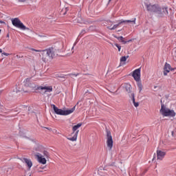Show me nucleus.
<instances>
[{
    "instance_id": "obj_10",
    "label": "nucleus",
    "mask_w": 176,
    "mask_h": 176,
    "mask_svg": "<svg viewBox=\"0 0 176 176\" xmlns=\"http://www.w3.org/2000/svg\"><path fill=\"white\" fill-rule=\"evenodd\" d=\"M21 160L23 163L26 164L27 167H28V170H31V167H32V161H31L30 159L22 158Z\"/></svg>"
},
{
    "instance_id": "obj_37",
    "label": "nucleus",
    "mask_w": 176,
    "mask_h": 176,
    "mask_svg": "<svg viewBox=\"0 0 176 176\" xmlns=\"http://www.w3.org/2000/svg\"><path fill=\"white\" fill-rule=\"evenodd\" d=\"M1 24H5V22L0 21Z\"/></svg>"
},
{
    "instance_id": "obj_4",
    "label": "nucleus",
    "mask_w": 176,
    "mask_h": 176,
    "mask_svg": "<svg viewBox=\"0 0 176 176\" xmlns=\"http://www.w3.org/2000/svg\"><path fill=\"white\" fill-rule=\"evenodd\" d=\"M160 112L162 116H170V118H174V116L176 115L174 110H170V109L166 107L164 104H162Z\"/></svg>"
},
{
    "instance_id": "obj_30",
    "label": "nucleus",
    "mask_w": 176,
    "mask_h": 176,
    "mask_svg": "<svg viewBox=\"0 0 176 176\" xmlns=\"http://www.w3.org/2000/svg\"><path fill=\"white\" fill-rule=\"evenodd\" d=\"M16 58H23V55H16Z\"/></svg>"
},
{
    "instance_id": "obj_43",
    "label": "nucleus",
    "mask_w": 176,
    "mask_h": 176,
    "mask_svg": "<svg viewBox=\"0 0 176 176\" xmlns=\"http://www.w3.org/2000/svg\"><path fill=\"white\" fill-rule=\"evenodd\" d=\"M0 32H1V30H0Z\"/></svg>"
},
{
    "instance_id": "obj_12",
    "label": "nucleus",
    "mask_w": 176,
    "mask_h": 176,
    "mask_svg": "<svg viewBox=\"0 0 176 176\" xmlns=\"http://www.w3.org/2000/svg\"><path fill=\"white\" fill-rule=\"evenodd\" d=\"M171 71V65L167 63H165L164 67V76H167V74Z\"/></svg>"
},
{
    "instance_id": "obj_22",
    "label": "nucleus",
    "mask_w": 176,
    "mask_h": 176,
    "mask_svg": "<svg viewBox=\"0 0 176 176\" xmlns=\"http://www.w3.org/2000/svg\"><path fill=\"white\" fill-rule=\"evenodd\" d=\"M127 58H129V56H122L120 58V62L121 63H126V60H127Z\"/></svg>"
},
{
    "instance_id": "obj_5",
    "label": "nucleus",
    "mask_w": 176,
    "mask_h": 176,
    "mask_svg": "<svg viewBox=\"0 0 176 176\" xmlns=\"http://www.w3.org/2000/svg\"><path fill=\"white\" fill-rule=\"evenodd\" d=\"M12 24L14 27L16 28H19V30H22V31H25L27 30H30V28H26L24 23L20 21L19 18H14L11 19Z\"/></svg>"
},
{
    "instance_id": "obj_20",
    "label": "nucleus",
    "mask_w": 176,
    "mask_h": 176,
    "mask_svg": "<svg viewBox=\"0 0 176 176\" xmlns=\"http://www.w3.org/2000/svg\"><path fill=\"white\" fill-rule=\"evenodd\" d=\"M136 21H137V19L135 18H133L131 20H126V23L128 24H135Z\"/></svg>"
},
{
    "instance_id": "obj_16",
    "label": "nucleus",
    "mask_w": 176,
    "mask_h": 176,
    "mask_svg": "<svg viewBox=\"0 0 176 176\" xmlns=\"http://www.w3.org/2000/svg\"><path fill=\"white\" fill-rule=\"evenodd\" d=\"M131 96L132 97V101H133V103L134 104V107H138V105H140V104H138V102H135V98L134 93H132L131 94Z\"/></svg>"
},
{
    "instance_id": "obj_3",
    "label": "nucleus",
    "mask_w": 176,
    "mask_h": 176,
    "mask_svg": "<svg viewBox=\"0 0 176 176\" xmlns=\"http://www.w3.org/2000/svg\"><path fill=\"white\" fill-rule=\"evenodd\" d=\"M52 107L56 115H60L62 116H67L68 115H71V113H73V112L75 111V108H76V106H74L73 108L67 110H63L61 109H58L56 105L52 104Z\"/></svg>"
},
{
    "instance_id": "obj_14",
    "label": "nucleus",
    "mask_w": 176,
    "mask_h": 176,
    "mask_svg": "<svg viewBox=\"0 0 176 176\" xmlns=\"http://www.w3.org/2000/svg\"><path fill=\"white\" fill-rule=\"evenodd\" d=\"M124 89H125L126 91L128 92L129 94L131 93V85L124 84Z\"/></svg>"
},
{
    "instance_id": "obj_6",
    "label": "nucleus",
    "mask_w": 176,
    "mask_h": 176,
    "mask_svg": "<svg viewBox=\"0 0 176 176\" xmlns=\"http://www.w3.org/2000/svg\"><path fill=\"white\" fill-rule=\"evenodd\" d=\"M146 8L148 12H154L157 13L158 14H162V8L159 7V6L151 5V4H146Z\"/></svg>"
},
{
    "instance_id": "obj_38",
    "label": "nucleus",
    "mask_w": 176,
    "mask_h": 176,
    "mask_svg": "<svg viewBox=\"0 0 176 176\" xmlns=\"http://www.w3.org/2000/svg\"><path fill=\"white\" fill-rule=\"evenodd\" d=\"M0 111H2V106L0 105Z\"/></svg>"
},
{
    "instance_id": "obj_25",
    "label": "nucleus",
    "mask_w": 176,
    "mask_h": 176,
    "mask_svg": "<svg viewBox=\"0 0 176 176\" xmlns=\"http://www.w3.org/2000/svg\"><path fill=\"white\" fill-rule=\"evenodd\" d=\"M43 155L45 157H49V153L47 151H44Z\"/></svg>"
},
{
    "instance_id": "obj_15",
    "label": "nucleus",
    "mask_w": 176,
    "mask_h": 176,
    "mask_svg": "<svg viewBox=\"0 0 176 176\" xmlns=\"http://www.w3.org/2000/svg\"><path fill=\"white\" fill-rule=\"evenodd\" d=\"M136 83H137V86L139 89V93H141V91H142V89H143L142 82H141V80H139V81H136Z\"/></svg>"
},
{
    "instance_id": "obj_35",
    "label": "nucleus",
    "mask_w": 176,
    "mask_h": 176,
    "mask_svg": "<svg viewBox=\"0 0 176 176\" xmlns=\"http://www.w3.org/2000/svg\"><path fill=\"white\" fill-rule=\"evenodd\" d=\"M19 1V2H25V1H27V0H18Z\"/></svg>"
},
{
    "instance_id": "obj_33",
    "label": "nucleus",
    "mask_w": 176,
    "mask_h": 176,
    "mask_svg": "<svg viewBox=\"0 0 176 176\" xmlns=\"http://www.w3.org/2000/svg\"><path fill=\"white\" fill-rule=\"evenodd\" d=\"M10 54H8V53H6V52H3L1 54V56H9Z\"/></svg>"
},
{
    "instance_id": "obj_34",
    "label": "nucleus",
    "mask_w": 176,
    "mask_h": 176,
    "mask_svg": "<svg viewBox=\"0 0 176 176\" xmlns=\"http://www.w3.org/2000/svg\"><path fill=\"white\" fill-rule=\"evenodd\" d=\"M78 75H79V74H72L71 76H78Z\"/></svg>"
},
{
    "instance_id": "obj_1",
    "label": "nucleus",
    "mask_w": 176,
    "mask_h": 176,
    "mask_svg": "<svg viewBox=\"0 0 176 176\" xmlns=\"http://www.w3.org/2000/svg\"><path fill=\"white\" fill-rule=\"evenodd\" d=\"M30 50L32 52H42V55L43 56L42 57L43 61L44 63H46L47 60H53L54 58L57 56V53H58V50H56L54 47H50L44 50H35L34 48H31Z\"/></svg>"
},
{
    "instance_id": "obj_39",
    "label": "nucleus",
    "mask_w": 176,
    "mask_h": 176,
    "mask_svg": "<svg viewBox=\"0 0 176 176\" xmlns=\"http://www.w3.org/2000/svg\"><path fill=\"white\" fill-rule=\"evenodd\" d=\"M0 53H2V49L0 48Z\"/></svg>"
},
{
    "instance_id": "obj_40",
    "label": "nucleus",
    "mask_w": 176,
    "mask_h": 176,
    "mask_svg": "<svg viewBox=\"0 0 176 176\" xmlns=\"http://www.w3.org/2000/svg\"><path fill=\"white\" fill-rule=\"evenodd\" d=\"M7 38H9V34H7Z\"/></svg>"
},
{
    "instance_id": "obj_18",
    "label": "nucleus",
    "mask_w": 176,
    "mask_h": 176,
    "mask_svg": "<svg viewBox=\"0 0 176 176\" xmlns=\"http://www.w3.org/2000/svg\"><path fill=\"white\" fill-rule=\"evenodd\" d=\"M81 126H82V123H78L77 125H74V126H73V129H72L74 133H75V131L76 132L77 130H78V129H79L80 127H81Z\"/></svg>"
},
{
    "instance_id": "obj_42",
    "label": "nucleus",
    "mask_w": 176,
    "mask_h": 176,
    "mask_svg": "<svg viewBox=\"0 0 176 176\" xmlns=\"http://www.w3.org/2000/svg\"><path fill=\"white\" fill-rule=\"evenodd\" d=\"M109 23H111V21H109Z\"/></svg>"
},
{
    "instance_id": "obj_29",
    "label": "nucleus",
    "mask_w": 176,
    "mask_h": 176,
    "mask_svg": "<svg viewBox=\"0 0 176 176\" xmlns=\"http://www.w3.org/2000/svg\"><path fill=\"white\" fill-rule=\"evenodd\" d=\"M67 10H68V8H65V9H63V10H62V12H63V14H65L67 13Z\"/></svg>"
},
{
    "instance_id": "obj_13",
    "label": "nucleus",
    "mask_w": 176,
    "mask_h": 176,
    "mask_svg": "<svg viewBox=\"0 0 176 176\" xmlns=\"http://www.w3.org/2000/svg\"><path fill=\"white\" fill-rule=\"evenodd\" d=\"M78 134H79V130H78L76 132H75L73 137L67 138V140H69V141H72V142L76 141V140H78Z\"/></svg>"
},
{
    "instance_id": "obj_21",
    "label": "nucleus",
    "mask_w": 176,
    "mask_h": 176,
    "mask_svg": "<svg viewBox=\"0 0 176 176\" xmlns=\"http://www.w3.org/2000/svg\"><path fill=\"white\" fill-rule=\"evenodd\" d=\"M120 25V24H119V23L118 24L114 25L112 28L111 27H107V28H109V30H111V31L113 30H116L117 28H118Z\"/></svg>"
},
{
    "instance_id": "obj_9",
    "label": "nucleus",
    "mask_w": 176,
    "mask_h": 176,
    "mask_svg": "<svg viewBox=\"0 0 176 176\" xmlns=\"http://www.w3.org/2000/svg\"><path fill=\"white\" fill-rule=\"evenodd\" d=\"M38 163H41V164H46V158L43 157L42 156V154L41 153H37L35 155Z\"/></svg>"
},
{
    "instance_id": "obj_36",
    "label": "nucleus",
    "mask_w": 176,
    "mask_h": 176,
    "mask_svg": "<svg viewBox=\"0 0 176 176\" xmlns=\"http://www.w3.org/2000/svg\"><path fill=\"white\" fill-rule=\"evenodd\" d=\"M76 45V43H75L74 44V46L72 47V50H74V47H75V45Z\"/></svg>"
},
{
    "instance_id": "obj_8",
    "label": "nucleus",
    "mask_w": 176,
    "mask_h": 176,
    "mask_svg": "<svg viewBox=\"0 0 176 176\" xmlns=\"http://www.w3.org/2000/svg\"><path fill=\"white\" fill-rule=\"evenodd\" d=\"M132 76L135 82H140L141 80V68L135 69L133 72Z\"/></svg>"
},
{
    "instance_id": "obj_41",
    "label": "nucleus",
    "mask_w": 176,
    "mask_h": 176,
    "mask_svg": "<svg viewBox=\"0 0 176 176\" xmlns=\"http://www.w3.org/2000/svg\"><path fill=\"white\" fill-rule=\"evenodd\" d=\"M32 54H34V55H36V54H35L34 52H32Z\"/></svg>"
},
{
    "instance_id": "obj_32",
    "label": "nucleus",
    "mask_w": 176,
    "mask_h": 176,
    "mask_svg": "<svg viewBox=\"0 0 176 176\" xmlns=\"http://www.w3.org/2000/svg\"><path fill=\"white\" fill-rule=\"evenodd\" d=\"M37 36H39L40 38H45V35H42V34H36Z\"/></svg>"
},
{
    "instance_id": "obj_2",
    "label": "nucleus",
    "mask_w": 176,
    "mask_h": 176,
    "mask_svg": "<svg viewBox=\"0 0 176 176\" xmlns=\"http://www.w3.org/2000/svg\"><path fill=\"white\" fill-rule=\"evenodd\" d=\"M25 86L26 87H30V89H34V90H41L43 93H50L53 91V87L52 86H37L35 83L31 81V78H28L24 80Z\"/></svg>"
},
{
    "instance_id": "obj_24",
    "label": "nucleus",
    "mask_w": 176,
    "mask_h": 176,
    "mask_svg": "<svg viewBox=\"0 0 176 176\" xmlns=\"http://www.w3.org/2000/svg\"><path fill=\"white\" fill-rule=\"evenodd\" d=\"M115 46H116V47H118V52H120V49H122V47L120 45H119L118 43H116Z\"/></svg>"
},
{
    "instance_id": "obj_23",
    "label": "nucleus",
    "mask_w": 176,
    "mask_h": 176,
    "mask_svg": "<svg viewBox=\"0 0 176 176\" xmlns=\"http://www.w3.org/2000/svg\"><path fill=\"white\" fill-rule=\"evenodd\" d=\"M126 21H127V20L121 19V20L119 21L118 23H119V24L120 25V24H123V23H126Z\"/></svg>"
},
{
    "instance_id": "obj_7",
    "label": "nucleus",
    "mask_w": 176,
    "mask_h": 176,
    "mask_svg": "<svg viewBox=\"0 0 176 176\" xmlns=\"http://www.w3.org/2000/svg\"><path fill=\"white\" fill-rule=\"evenodd\" d=\"M107 145L109 148V151H112L113 140H112V135L109 131H107Z\"/></svg>"
},
{
    "instance_id": "obj_11",
    "label": "nucleus",
    "mask_w": 176,
    "mask_h": 176,
    "mask_svg": "<svg viewBox=\"0 0 176 176\" xmlns=\"http://www.w3.org/2000/svg\"><path fill=\"white\" fill-rule=\"evenodd\" d=\"M164 156H166V152L161 150L157 151V160H162L163 159H164Z\"/></svg>"
},
{
    "instance_id": "obj_28",
    "label": "nucleus",
    "mask_w": 176,
    "mask_h": 176,
    "mask_svg": "<svg viewBox=\"0 0 176 176\" xmlns=\"http://www.w3.org/2000/svg\"><path fill=\"white\" fill-rule=\"evenodd\" d=\"M121 42H122L124 45H126V43H127V42H131V40H129L128 41H124V40H122Z\"/></svg>"
},
{
    "instance_id": "obj_26",
    "label": "nucleus",
    "mask_w": 176,
    "mask_h": 176,
    "mask_svg": "<svg viewBox=\"0 0 176 176\" xmlns=\"http://www.w3.org/2000/svg\"><path fill=\"white\" fill-rule=\"evenodd\" d=\"M163 12H164L165 14L166 13V14H168V11H167V8H162Z\"/></svg>"
},
{
    "instance_id": "obj_17",
    "label": "nucleus",
    "mask_w": 176,
    "mask_h": 176,
    "mask_svg": "<svg viewBox=\"0 0 176 176\" xmlns=\"http://www.w3.org/2000/svg\"><path fill=\"white\" fill-rule=\"evenodd\" d=\"M23 86L21 84H18L16 85V90L14 91H16V93H19V91H23Z\"/></svg>"
},
{
    "instance_id": "obj_27",
    "label": "nucleus",
    "mask_w": 176,
    "mask_h": 176,
    "mask_svg": "<svg viewBox=\"0 0 176 176\" xmlns=\"http://www.w3.org/2000/svg\"><path fill=\"white\" fill-rule=\"evenodd\" d=\"M118 39L120 41V42H122V41H124V38H123V36H120V37H118Z\"/></svg>"
},
{
    "instance_id": "obj_31",
    "label": "nucleus",
    "mask_w": 176,
    "mask_h": 176,
    "mask_svg": "<svg viewBox=\"0 0 176 176\" xmlns=\"http://www.w3.org/2000/svg\"><path fill=\"white\" fill-rule=\"evenodd\" d=\"M85 33H86V30H82L79 35L80 36V35H82V34H85Z\"/></svg>"
},
{
    "instance_id": "obj_19",
    "label": "nucleus",
    "mask_w": 176,
    "mask_h": 176,
    "mask_svg": "<svg viewBox=\"0 0 176 176\" xmlns=\"http://www.w3.org/2000/svg\"><path fill=\"white\" fill-rule=\"evenodd\" d=\"M76 22L78 23L79 24H84L85 21H83V19H82V17L78 16L76 19Z\"/></svg>"
}]
</instances>
